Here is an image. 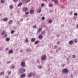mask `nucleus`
Here are the masks:
<instances>
[{"mask_svg":"<svg viewBox=\"0 0 78 78\" xmlns=\"http://www.w3.org/2000/svg\"><path fill=\"white\" fill-rule=\"evenodd\" d=\"M62 25L63 27H64V25L63 24Z\"/></svg>","mask_w":78,"mask_h":78,"instance_id":"nucleus-61","label":"nucleus"},{"mask_svg":"<svg viewBox=\"0 0 78 78\" xmlns=\"http://www.w3.org/2000/svg\"><path fill=\"white\" fill-rule=\"evenodd\" d=\"M71 76L72 77H73V75H71Z\"/></svg>","mask_w":78,"mask_h":78,"instance_id":"nucleus-62","label":"nucleus"},{"mask_svg":"<svg viewBox=\"0 0 78 78\" xmlns=\"http://www.w3.org/2000/svg\"><path fill=\"white\" fill-rule=\"evenodd\" d=\"M32 75H33V73H29L28 75V77H31Z\"/></svg>","mask_w":78,"mask_h":78,"instance_id":"nucleus-7","label":"nucleus"},{"mask_svg":"<svg viewBox=\"0 0 78 78\" xmlns=\"http://www.w3.org/2000/svg\"><path fill=\"white\" fill-rule=\"evenodd\" d=\"M21 66L22 67H24L25 66V62H21Z\"/></svg>","mask_w":78,"mask_h":78,"instance_id":"nucleus-2","label":"nucleus"},{"mask_svg":"<svg viewBox=\"0 0 78 78\" xmlns=\"http://www.w3.org/2000/svg\"><path fill=\"white\" fill-rule=\"evenodd\" d=\"M33 28H36V25L33 26Z\"/></svg>","mask_w":78,"mask_h":78,"instance_id":"nucleus-36","label":"nucleus"},{"mask_svg":"<svg viewBox=\"0 0 78 78\" xmlns=\"http://www.w3.org/2000/svg\"><path fill=\"white\" fill-rule=\"evenodd\" d=\"M62 8H64V7H63V6H62Z\"/></svg>","mask_w":78,"mask_h":78,"instance_id":"nucleus-59","label":"nucleus"},{"mask_svg":"<svg viewBox=\"0 0 78 78\" xmlns=\"http://www.w3.org/2000/svg\"><path fill=\"white\" fill-rule=\"evenodd\" d=\"M6 37H7V34H6V36H5Z\"/></svg>","mask_w":78,"mask_h":78,"instance_id":"nucleus-58","label":"nucleus"},{"mask_svg":"<svg viewBox=\"0 0 78 78\" xmlns=\"http://www.w3.org/2000/svg\"><path fill=\"white\" fill-rule=\"evenodd\" d=\"M62 72L64 73H66V72H68V70L67 69H64L62 71Z\"/></svg>","mask_w":78,"mask_h":78,"instance_id":"nucleus-4","label":"nucleus"},{"mask_svg":"<svg viewBox=\"0 0 78 78\" xmlns=\"http://www.w3.org/2000/svg\"><path fill=\"white\" fill-rule=\"evenodd\" d=\"M42 67L41 66H39V69H42Z\"/></svg>","mask_w":78,"mask_h":78,"instance_id":"nucleus-45","label":"nucleus"},{"mask_svg":"<svg viewBox=\"0 0 78 78\" xmlns=\"http://www.w3.org/2000/svg\"><path fill=\"white\" fill-rule=\"evenodd\" d=\"M42 20H45V17H42Z\"/></svg>","mask_w":78,"mask_h":78,"instance_id":"nucleus-37","label":"nucleus"},{"mask_svg":"<svg viewBox=\"0 0 78 78\" xmlns=\"http://www.w3.org/2000/svg\"><path fill=\"white\" fill-rule=\"evenodd\" d=\"M53 10H50V12H53Z\"/></svg>","mask_w":78,"mask_h":78,"instance_id":"nucleus-56","label":"nucleus"},{"mask_svg":"<svg viewBox=\"0 0 78 78\" xmlns=\"http://www.w3.org/2000/svg\"><path fill=\"white\" fill-rule=\"evenodd\" d=\"M3 20L4 22H6V21L8 20V18H5L3 19Z\"/></svg>","mask_w":78,"mask_h":78,"instance_id":"nucleus-14","label":"nucleus"},{"mask_svg":"<svg viewBox=\"0 0 78 78\" xmlns=\"http://www.w3.org/2000/svg\"><path fill=\"white\" fill-rule=\"evenodd\" d=\"M7 63V64H9V63H11V61H9V62H8Z\"/></svg>","mask_w":78,"mask_h":78,"instance_id":"nucleus-41","label":"nucleus"},{"mask_svg":"<svg viewBox=\"0 0 78 78\" xmlns=\"http://www.w3.org/2000/svg\"><path fill=\"white\" fill-rule=\"evenodd\" d=\"M42 60H45L46 59V57L45 55L41 57Z\"/></svg>","mask_w":78,"mask_h":78,"instance_id":"nucleus-6","label":"nucleus"},{"mask_svg":"<svg viewBox=\"0 0 78 78\" xmlns=\"http://www.w3.org/2000/svg\"><path fill=\"white\" fill-rule=\"evenodd\" d=\"M9 78V76H7L5 77V78Z\"/></svg>","mask_w":78,"mask_h":78,"instance_id":"nucleus-53","label":"nucleus"},{"mask_svg":"<svg viewBox=\"0 0 78 78\" xmlns=\"http://www.w3.org/2000/svg\"><path fill=\"white\" fill-rule=\"evenodd\" d=\"M47 0H44V1H45V2H46V1H47Z\"/></svg>","mask_w":78,"mask_h":78,"instance_id":"nucleus-60","label":"nucleus"},{"mask_svg":"<svg viewBox=\"0 0 78 78\" xmlns=\"http://www.w3.org/2000/svg\"><path fill=\"white\" fill-rule=\"evenodd\" d=\"M45 5V4H41V6H44Z\"/></svg>","mask_w":78,"mask_h":78,"instance_id":"nucleus-42","label":"nucleus"},{"mask_svg":"<svg viewBox=\"0 0 78 78\" xmlns=\"http://www.w3.org/2000/svg\"><path fill=\"white\" fill-rule=\"evenodd\" d=\"M31 41L32 42H34L36 41V39L34 38H33L31 39Z\"/></svg>","mask_w":78,"mask_h":78,"instance_id":"nucleus-8","label":"nucleus"},{"mask_svg":"<svg viewBox=\"0 0 78 78\" xmlns=\"http://www.w3.org/2000/svg\"><path fill=\"white\" fill-rule=\"evenodd\" d=\"M25 42H26V43L28 42V39L27 38H26V39H25Z\"/></svg>","mask_w":78,"mask_h":78,"instance_id":"nucleus-19","label":"nucleus"},{"mask_svg":"<svg viewBox=\"0 0 78 78\" xmlns=\"http://www.w3.org/2000/svg\"><path fill=\"white\" fill-rule=\"evenodd\" d=\"M74 16H77V15H78V14L77 13H75L74 14Z\"/></svg>","mask_w":78,"mask_h":78,"instance_id":"nucleus-33","label":"nucleus"},{"mask_svg":"<svg viewBox=\"0 0 78 78\" xmlns=\"http://www.w3.org/2000/svg\"><path fill=\"white\" fill-rule=\"evenodd\" d=\"M42 30V28H39V29L37 30L38 32H40V31H41Z\"/></svg>","mask_w":78,"mask_h":78,"instance_id":"nucleus-11","label":"nucleus"},{"mask_svg":"<svg viewBox=\"0 0 78 78\" xmlns=\"http://www.w3.org/2000/svg\"><path fill=\"white\" fill-rule=\"evenodd\" d=\"M34 10H30V14H34Z\"/></svg>","mask_w":78,"mask_h":78,"instance_id":"nucleus-5","label":"nucleus"},{"mask_svg":"<svg viewBox=\"0 0 78 78\" xmlns=\"http://www.w3.org/2000/svg\"><path fill=\"white\" fill-rule=\"evenodd\" d=\"M23 51V50H21L20 51V52H22Z\"/></svg>","mask_w":78,"mask_h":78,"instance_id":"nucleus-52","label":"nucleus"},{"mask_svg":"<svg viewBox=\"0 0 78 78\" xmlns=\"http://www.w3.org/2000/svg\"><path fill=\"white\" fill-rule=\"evenodd\" d=\"M11 74V72L9 71L8 73V75H10V74Z\"/></svg>","mask_w":78,"mask_h":78,"instance_id":"nucleus-34","label":"nucleus"},{"mask_svg":"<svg viewBox=\"0 0 78 78\" xmlns=\"http://www.w3.org/2000/svg\"><path fill=\"white\" fill-rule=\"evenodd\" d=\"M32 75H33V76L34 77V76H35V75H36V73H33V74H32Z\"/></svg>","mask_w":78,"mask_h":78,"instance_id":"nucleus-29","label":"nucleus"},{"mask_svg":"<svg viewBox=\"0 0 78 78\" xmlns=\"http://www.w3.org/2000/svg\"><path fill=\"white\" fill-rule=\"evenodd\" d=\"M15 32V31L14 30H13L11 31V34H14V33Z\"/></svg>","mask_w":78,"mask_h":78,"instance_id":"nucleus-24","label":"nucleus"},{"mask_svg":"<svg viewBox=\"0 0 78 78\" xmlns=\"http://www.w3.org/2000/svg\"><path fill=\"white\" fill-rule=\"evenodd\" d=\"M22 5V2H20L18 5V6H21Z\"/></svg>","mask_w":78,"mask_h":78,"instance_id":"nucleus-23","label":"nucleus"},{"mask_svg":"<svg viewBox=\"0 0 78 78\" xmlns=\"http://www.w3.org/2000/svg\"><path fill=\"white\" fill-rule=\"evenodd\" d=\"M10 40V39L9 38H7L6 39V41H9Z\"/></svg>","mask_w":78,"mask_h":78,"instance_id":"nucleus-22","label":"nucleus"},{"mask_svg":"<svg viewBox=\"0 0 78 78\" xmlns=\"http://www.w3.org/2000/svg\"><path fill=\"white\" fill-rule=\"evenodd\" d=\"M9 53H12V52H13V51L12 50H9Z\"/></svg>","mask_w":78,"mask_h":78,"instance_id":"nucleus-18","label":"nucleus"},{"mask_svg":"<svg viewBox=\"0 0 78 78\" xmlns=\"http://www.w3.org/2000/svg\"><path fill=\"white\" fill-rule=\"evenodd\" d=\"M55 2V4H56V5H57V4L58 3V1L57 0Z\"/></svg>","mask_w":78,"mask_h":78,"instance_id":"nucleus-28","label":"nucleus"},{"mask_svg":"<svg viewBox=\"0 0 78 78\" xmlns=\"http://www.w3.org/2000/svg\"><path fill=\"white\" fill-rule=\"evenodd\" d=\"M37 12L38 13H40V12H41V9H38L37 11Z\"/></svg>","mask_w":78,"mask_h":78,"instance_id":"nucleus-9","label":"nucleus"},{"mask_svg":"<svg viewBox=\"0 0 78 78\" xmlns=\"http://www.w3.org/2000/svg\"><path fill=\"white\" fill-rule=\"evenodd\" d=\"M69 44H73V41H69Z\"/></svg>","mask_w":78,"mask_h":78,"instance_id":"nucleus-21","label":"nucleus"},{"mask_svg":"<svg viewBox=\"0 0 78 78\" xmlns=\"http://www.w3.org/2000/svg\"><path fill=\"white\" fill-rule=\"evenodd\" d=\"M66 59H67V61H68V60H69V58H67Z\"/></svg>","mask_w":78,"mask_h":78,"instance_id":"nucleus-54","label":"nucleus"},{"mask_svg":"<svg viewBox=\"0 0 78 78\" xmlns=\"http://www.w3.org/2000/svg\"><path fill=\"white\" fill-rule=\"evenodd\" d=\"M25 71V68H21L20 69V72L21 73H23Z\"/></svg>","mask_w":78,"mask_h":78,"instance_id":"nucleus-1","label":"nucleus"},{"mask_svg":"<svg viewBox=\"0 0 78 78\" xmlns=\"http://www.w3.org/2000/svg\"><path fill=\"white\" fill-rule=\"evenodd\" d=\"M25 14H27V15L29 14V12H26Z\"/></svg>","mask_w":78,"mask_h":78,"instance_id":"nucleus-43","label":"nucleus"},{"mask_svg":"<svg viewBox=\"0 0 78 78\" xmlns=\"http://www.w3.org/2000/svg\"><path fill=\"white\" fill-rule=\"evenodd\" d=\"M23 10L25 11H28V8L24 7L23 8Z\"/></svg>","mask_w":78,"mask_h":78,"instance_id":"nucleus-13","label":"nucleus"},{"mask_svg":"<svg viewBox=\"0 0 78 78\" xmlns=\"http://www.w3.org/2000/svg\"><path fill=\"white\" fill-rule=\"evenodd\" d=\"M53 6V4H49V7H52Z\"/></svg>","mask_w":78,"mask_h":78,"instance_id":"nucleus-16","label":"nucleus"},{"mask_svg":"<svg viewBox=\"0 0 78 78\" xmlns=\"http://www.w3.org/2000/svg\"><path fill=\"white\" fill-rule=\"evenodd\" d=\"M12 20H11L9 22V24H12Z\"/></svg>","mask_w":78,"mask_h":78,"instance_id":"nucleus-26","label":"nucleus"},{"mask_svg":"<svg viewBox=\"0 0 78 78\" xmlns=\"http://www.w3.org/2000/svg\"><path fill=\"white\" fill-rule=\"evenodd\" d=\"M56 47H57V46H55L54 47V48H56Z\"/></svg>","mask_w":78,"mask_h":78,"instance_id":"nucleus-55","label":"nucleus"},{"mask_svg":"<svg viewBox=\"0 0 78 78\" xmlns=\"http://www.w3.org/2000/svg\"><path fill=\"white\" fill-rule=\"evenodd\" d=\"M74 42H75V43H76L77 42H78V41H77V40L75 39L74 40Z\"/></svg>","mask_w":78,"mask_h":78,"instance_id":"nucleus-25","label":"nucleus"},{"mask_svg":"<svg viewBox=\"0 0 78 78\" xmlns=\"http://www.w3.org/2000/svg\"><path fill=\"white\" fill-rule=\"evenodd\" d=\"M31 0H23V2L25 3H28V2H30Z\"/></svg>","mask_w":78,"mask_h":78,"instance_id":"nucleus-3","label":"nucleus"},{"mask_svg":"<svg viewBox=\"0 0 78 78\" xmlns=\"http://www.w3.org/2000/svg\"><path fill=\"white\" fill-rule=\"evenodd\" d=\"M51 0V1H53V0Z\"/></svg>","mask_w":78,"mask_h":78,"instance_id":"nucleus-63","label":"nucleus"},{"mask_svg":"<svg viewBox=\"0 0 78 78\" xmlns=\"http://www.w3.org/2000/svg\"><path fill=\"white\" fill-rule=\"evenodd\" d=\"M60 43V41H58V42H57V44H59Z\"/></svg>","mask_w":78,"mask_h":78,"instance_id":"nucleus-49","label":"nucleus"},{"mask_svg":"<svg viewBox=\"0 0 78 78\" xmlns=\"http://www.w3.org/2000/svg\"><path fill=\"white\" fill-rule=\"evenodd\" d=\"M5 33H6V31L5 30H3L2 33V34L3 35V34H4Z\"/></svg>","mask_w":78,"mask_h":78,"instance_id":"nucleus-15","label":"nucleus"},{"mask_svg":"<svg viewBox=\"0 0 78 78\" xmlns=\"http://www.w3.org/2000/svg\"><path fill=\"white\" fill-rule=\"evenodd\" d=\"M23 18L21 19V20H20V21H21V22H23Z\"/></svg>","mask_w":78,"mask_h":78,"instance_id":"nucleus-39","label":"nucleus"},{"mask_svg":"<svg viewBox=\"0 0 78 78\" xmlns=\"http://www.w3.org/2000/svg\"><path fill=\"white\" fill-rule=\"evenodd\" d=\"M39 62V60H37V62L38 63Z\"/></svg>","mask_w":78,"mask_h":78,"instance_id":"nucleus-50","label":"nucleus"},{"mask_svg":"<svg viewBox=\"0 0 78 78\" xmlns=\"http://www.w3.org/2000/svg\"><path fill=\"white\" fill-rule=\"evenodd\" d=\"M13 6L12 5H11L10 6V9H12V8Z\"/></svg>","mask_w":78,"mask_h":78,"instance_id":"nucleus-38","label":"nucleus"},{"mask_svg":"<svg viewBox=\"0 0 78 78\" xmlns=\"http://www.w3.org/2000/svg\"><path fill=\"white\" fill-rule=\"evenodd\" d=\"M58 49H61V47L59 48Z\"/></svg>","mask_w":78,"mask_h":78,"instance_id":"nucleus-57","label":"nucleus"},{"mask_svg":"<svg viewBox=\"0 0 78 78\" xmlns=\"http://www.w3.org/2000/svg\"><path fill=\"white\" fill-rule=\"evenodd\" d=\"M9 50V48H6V49H5L6 50Z\"/></svg>","mask_w":78,"mask_h":78,"instance_id":"nucleus-46","label":"nucleus"},{"mask_svg":"<svg viewBox=\"0 0 78 78\" xmlns=\"http://www.w3.org/2000/svg\"><path fill=\"white\" fill-rule=\"evenodd\" d=\"M72 56H73V58H76V56L75 55H73Z\"/></svg>","mask_w":78,"mask_h":78,"instance_id":"nucleus-31","label":"nucleus"},{"mask_svg":"<svg viewBox=\"0 0 78 78\" xmlns=\"http://www.w3.org/2000/svg\"><path fill=\"white\" fill-rule=\"evenodd\" d=\"M38 43H39V41H36L34 42V44H38Z\"/></svg>","mask_w":78,"mask_h":78,"instance_id":"nucleus-17","label":"nucleus"},{"mask_svg":"<svg viewBox=\"0 0 78 78\" xmlns=\"http://www.w3.org/2000/svg\"><path fill=\"white\" fill-rule=\"evenodd\" d=\"M26 74H23L21 75V77H22V78H23V77H25V76Z\"/></svg>","mask_w":78,"mask_h":78,"instance_id":"nucleus-12","label":"nucleus"},{"mask_svg":"<svg viewBox=\"0 0 78 78\" xmlns=\"http://www.w3.org/2000/svg\"><path fill=\"white\" fill-rule=\"evenodd\" d=\"M4 0H1V3H4Z\"/></svg>","mask_w":78,"mask_h":78,"instance_id":"nucleus-35","label":"nucleus"},{"mask_svg":"<svg viewBox=\"0 0 78 78\" xmlns=\"http://www.w3.org/2000/svg\"><path fill=\"white\" fill-rule=\"evenodd\" d=\"M15 67V66H13L12 67V69H14V68Z\"/></svg>","mask_w":78,"mask_h":78,"instance_id":"nucleus-51","label":"nucleus"},{"mask_svg":"<svg viewBox=\"0 0 78 78\" xmlns=\"http://www.w3.org/2000/svg\"><path fill=\"white\" fill-rule=\"evenodd\" d=\"M1 74V75H3V74H4V72H2Z\"/></svg>","mask_w":78,"mask_h":78,"instance_id":"nucleus-44","label":"nucleus"},{"mask_svg":"<svg viewBox=\"0 0 78 78\" xmlns=\"http://www.w3.org/2000/svg\"><path fill=\"white\" fill-rule=\"evenodd\" d=\"M18 1V0H14L13 1L14 2H17Z\"/></svg>","mask_w":78,"mask_h":78,"instance_id":"nucleus-40","label":"nucleus"},{"mask_svg":"<svg viewBox=\"0 0 78 78\" xmlns=\"http://www.w3.org/2000/svg\"><path fill=\"white\" fill-rule=\"evenodd\" d=\"M17 23H18V24H19V23H20V22L19 21H17Z\"/></svg>","mask_w":78,"mask_h":78,"instance_id":"nucleus-48","label":"nucleus"},{"mask_svg":"<svg viewBox=\"0 0 78 78\" xmlns=\"http://www.w3.org/2000/svg\"><path fill=\"white\" fill-rule=\"evenodd\" d=\"M41 33L43 35H45V31H42L41 32Z\"/></svg>","mask_w":78,"mask_h":78,"instance_id":"nucleus-20","label":"nucleus"},{"mask_svg":"<svg viewBox=\"0 0 78 78\" xmlns=\"http://www.w3.org/2000/svg\"><path fill=\"white\" fill-rule=\"evenodd\" d=\"M38 38L39 39H41L43 38V36L41 35H40L38 37Z\"/></svg>","mask_w":78,"mask_h":78,"instance_id":"nucleus-10","label":"nucleus"},{"mask_svg":"<svg viewBox=\"0 0 78 78\" xmlns=\"http://www.w3.org/2000/svg\"><path fill=\"white\" fill-rule=\"evenodd\" d=\"M54 2H55V1H54Z\"/></svg>","mask_w":78,"mask_h":78,"instance_id":"nucleus-64","label":"nucleus"},{"mask_svg":"<svg viewBox=\"0 0 78 78\" xmlns=\"http://www.w3.org/2000/svg\"><path fill=\"white\" fill-rule=\"evenodd\" d=\"M76 17L75 16H74L73 17V20H76Z\"/></svg>","mask_w":78,"mask_h":78,"instance_id":"nucleus-27","label":"nucleus"},{"mask_svg":"<svg viewBox=\"0 0 78 78\" xmlns=\"http://www.w3.org/2000/svg\"><path fill=\"white\" fill-rule=\"evenodd\" d=\"M62 67H64V66H65V65L64 64H62Z\"/></svg>","mask_w":78,"mask_h":78,"instance_id":"nucleus-47","label":"nucleus"},{"mask_svg":"<svg viewBox=\"0 0 78 78\" xmlns=\"http://www.w3.org/2000/svg\"><path fill=\"white\" fill-rule=\"evenodd\" d=\"M52 22V21L51 20H49L48 21V23H51Z\"/></svg>","mask_w":78,"mask_h":78,"instance_id":"nucleus-30","label":"nucleus"},{"mask_svg":"<svg viewBox=\"0 0 78 78\" xmlns=\"http://www.w3.org/2000/svg\"><path fill=\"white\" fill-rule=\"evenodd\" d=\"M70 15H72V14H73V12L72 11H71L70 12H69Z\"/></svg>","mask_w":78,"mask_h":78,"instance_id":"nucleus-32","label":"nucleus"}]
</instances>
